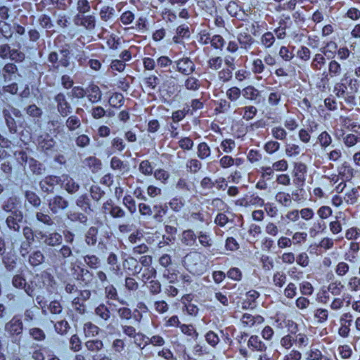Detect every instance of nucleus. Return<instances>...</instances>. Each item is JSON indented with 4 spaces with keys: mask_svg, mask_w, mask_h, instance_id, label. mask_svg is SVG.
<instances>
[{
    "mask_svg": "<svg viewBox=\"0 0 360 360\" xmlns=\"http://www.w3.org/2000/svg\"><path fill=\"white\" fill-rule=\"evenodd\" d=\"M197 154L199 158L204 160L210 155L211 150L205 142L200 143L197 147Z\"/></svg>",
    "mask_w": 360,
    "mask_h": 360,
    "instance_id": "obj_39",
    "label": "nucleus"
},
{
    "mask_svg": "<svg viewBox=\"0 0 360 360\" xmlns=\"http://www.w3.org/2000/svg\"><path fill=\"white\" fill-rule=\"evenodd\" d=\"M226 94L229 100L236 101L240 98L242 94V91L236 86H233L226 91Z\"/></svg>",
    "mask_w": 360,
    "mask_h": 360,
    "instance_id": "obj_57",
    "label": "nucleus"
},
{
    "mask_svg": "<svg viewBox=\"0 0 360 360\" xmlns=\"http://www.w3.org/2000/svg\"><path fill=\"white\" fill-rule=\"evenodd\" d=\"M210 44L214 49L221 51L225 44V40L221 35L214 34L212 37Z\"/></svg>",
    "mask_w": 360,
    "mask_h": 360,
    "instance_id": "obj_53",
    "label": "nucleus"
},
{
    "mask_svg": "<svg viewBox=\"0 0 360 360\" xmlns=\"http://www.w3.org/2000/svg\"><path fill=\"white\" fill-rule=\"evenodd\" d=\"M53 100L56 104V110L61 117H66L72 113V108L63 92L56 94Z\"/></svg>",
    "mask_w": 360,
    "mask_h": 360,
    "instance_id": "obj_5",
    "label": "nucleus"
},
{
    "mask_svg": "<svg viewBox=\"0 0 360 360\" xmlns=\"http://www.w3.org/2000/svg\"><path fill=\"white\" fill-rule=\"evenodd\" d=\"M155 214L153 219L158 222H162L163 221V216L167 213L168 206L167 204H159L155 205L153 207Z\"/></svg>",
    "mask_w": 360,
    "mask_h": 360,
    "instance_id": "obj_28",
    "label": "nucleus"
},
{
    "mask_svg": "<svg viewBox=\"0 0 360 360\" xmlns=\"http://www.w3.org/2000/svg\"><path fill=\"white\" fill-rule=\"evenodd\" d=\"M39 277L43 283V286L46 288L48 291H51V290L54 288L56 281L53 276H52L50 273L46 271H42Z\"/></svg>",
    "mask_w": 360,
    "mask_h": 360,
    "instance_id": "obj_22",
    "label": "nucleus"
},
{
    "mask_svg": "<svg viewBox=\"0 0 360 360\" xmlns=\"http://www.w3.org/2000/svg\"><path fill=\"white\" fill-rule=\"evenodd\" d=\"M328 71L331 77L340 75L341 73L340 64L336 60H331L328 65Z\"/></svg>",
    "mask_w": 360,
    "mask_h": 360,
    "instance_id": "obj_54",
    "label": "nucleus"
},
{
    "mask_svg": "<svg viewBox=\"0 0 360 360\" xmlns=\"http://www.w3.org/2000/svg\"><path fill=\"white\" fill-rule=\"evenodd\" d=\"M89 192L91 198L96 202L99 201L105 195V191H103L98 185H92L90 188Z\"/></svg>",
    "mask_w": 360,
    "mask_h": 360,
    "instance_id": "obj_46",
    "label": "nucleus"
},
{
    "mask_svg": "<svg viewBox=\"0 0 360 360\" xmlns=\"http://www.w3.org/2000/svg\"><path fill=\"white\" fill-rule=\"evenodd\" d=\"M76 205L79 207L85 214H91L94 212V209L91 204V200L87 194H83L79 196L76 201Z\"/></svg>",
    "mask_w": 360,
    "mask_h": 360,
    "instance_id": "obj_11",
    "label": "nucleus"
},
{
    "mask_svg": "<svg viewBox=\"0 0 360 360\" xmlns=\"http://www.w3.org/2000/svg\"><path fill=\"white\" fill-rule=\"evenodd\" d=\"M218 78L223 82H229L233 77V70L228 68H224L218 72Z\"/></svg>",
    "mask_w": 360,
    "mask_h": 360,
    "instance_id": "obj_58",
    "label": "nucleus"
},
{
    "mask_svg": "<svg viewBox=\"0 0 360 360\" xmlns=\"http://www.w3.org/2000/svg\"><path fill=\"white\" fill-rule=\"evenodd\" d=\"M47 205L53 214L65 210L70 205L69 201L60 195H55L46 199Z\"/></svg>",
    "mask_w": 360,
    "mask_h": 360,
    "instance_id": "obj_3",
    "label": "nucleus"
},
{
    "mask_svg": "<svg viewBox=\"0 0 360 360\" xmlns=\"http://www.w3.org/2000/svg\"><path fill=\"white\" fill-rule=\"evenodd\" d=\"M85 264L92 269H97L101 266V259L95 255L86 254L83 257Z\"/></svg>",
    "mask_w": 360,
    "mask_h": 360,
    "instance_id": "obj_26",
    "label": "nucleus"
},
{
    "mask_svg": "<svg viewBox=\"0 0 360 360\" xmlns=\"http://www.w3.org/2000/svg\"><path fill=\"white\" fill-rule=\"evenodd\" d=\"M36 219L38 221L48 226H52L54 224L53 219L48 213L37 212L36 213Z\"/></svg>",
    "mask_w": 360,
    "mask_h": 360,
    "instance_id": "obj_41",
    "label": "nucleus"
},
{
    "mask_svg": "<svg viewBox=\"0 0 360 360\" xmlns=\"http://www.w3.org/2000/svg\"><path fill=\"white\" fill-rule=\"evenodd\" d=\"M78 268H79V272L77 274L76 279L80 281L84 286H89L94 279L93 272L84 267L78 266Z\"/></svg>",
    "mask_w": 360,
    "mask_h": 360,
    "instance_id": "obj_16",
    "label": "nucleus"
},
{
    "mask_svg": "<svg viewBox=\"0 0 360 360\" xmlns=\"http://www.w3.org/2000/svg\"><path fill=\"white\" fill-rule=\"evenodd\" d=\"M126 147V143L120 137H115L111 141V148L122 152Z\"/></svg>",
    "mask_w": 360,
    "mask_h": 360,
    "instance_id": "obj_64",
    "label": "nucleus"
},
{
    "mask_svg": "<svg viewBox=\"0 0 360 360\" xmlns=\"http://www.w3.org/2000/svg\"><path fill=\"white\" fill-rule=\"evenodd\" d=\"M197 236L192 229H187L182 232L181 243L186 246H193L195 244Z\"/></svg>",
    "mask_w": 360,
    "mask_h": 360,
    "instance_id": "obj_21",
    "label": "nucleus"
},
{
    "mask_svg": "<svg viewBox=\"0 0 360 360\" xmlns=\"http://www.w3.org/2000/svg\"><path fill=\"white\" fill-rule=\"evenodd\" d=\"M60 181V178L57 176H47L40 181L39 187L42 192L46 193H53L54 192L55 186L58 185Z\"/></svg>",
    "mask_w": 360,
    "mask_h": 360,
    "instance_id": "obj_9",
    "label": "nucleus"
},
{
    "mask_svg": "<svg viewBox=\"0 0 360 360\" xmlns=\"http://www.w3.org/2000/svg\"><path fill=\"white\" fill-rule=\"evenodd\" d=\"M72 255V250L68 245H63L59 250H51L48 255L53 263H58L63 260L64 264L66 263V259Z\"/></svg>",
    "mask_w": 360,
    "mask_h": 360,
    "instance_id": "obj_4",
    "label": "nucleus"
},
{
    "mask_svg": "<svg viewBox=\"0 0 360 360\" xmlns=\"http://www.w3.org/2000/svg\"><path fill=\"white\" fill-rule=\"evenodd\" d=\"M19 200L16 197H11L8 198L2 205V210L11 214L15 210H18Z\"/></svg>",
    "mask_w": 360,
    "mask_h": 360,
    "instance_id": "obj_29",
    "label": "nucleus"
},
{
    "mask_svg": "<svg viewBox=\"0 0 360 360\" xmlns=\"http://www.w3.org/2000/svg\"><path fill=\"white\" fill-rule=\"evenodd\" d=\"M17 72V66L14 63H8L2 68L1 75L5 82H10L15 78Z\"/></svg>",
    "mask_w": 360,
    "mask_h": 360,
    "instance_id": "obj_14",
    "label": "nucleus"
},
{
    "mask_svg": "<svg viewBox=\"0 0 360 360\" xmlns=\"http://www.w3.org/2000/svg\"><path fill=\"white\" fill-rule=\"evenodd\" d=\"M102 95L100 88L96 84L89 86L86 90V97L91 103L101 101Z\"/></svg>",
    "mask_w": 360,
    "mask_h": 360,
    "instance_id": "obj_18",
    "label": "nucleus"
},
{
    "mask_svg": "<svg viewBox=\"0 0 360 360\" xmlns=\"http://www.w3.org/2000/svg\"><path fill=\"white\" fill-rule=\"evenodd\" d=\"M70 348L73 352H79L82 349V342L77 334L71 336L70 339Z\"/></svg>",
    "mask_w": 360,
    "mask_h": 360,
    "instance_id": "obj_59",
    "label": "nucleus"
},
{
    "mask_svg": "<svg viewBox=\"0 0 360 360\" xmlns=\"http://www.w3.org/2000/svg\"><path fill=\"white\" fill-rule=\"evenodd\" d=\"M30 336L35 341L42 342L46 338L45 332L40 328L33 327L29 329Z\"/></svg>",
    "mask_w": 360,
    "mask_h": 360,
    "instance_id": "obj_33",
    "label": "nucleus"
},
{
    "mask_svg": "<svg viewBox=\"0 0 360 360\" xmlns=\"http://www.w3.org/2000/svg\"><path fill=\"white\" fill-rule=\"evenodd\" d=\"M276 200L278 202L287 207L291 204V198L289 193L279 192L276 195Z\"/></svg>",
    "mask_w": 360,
    "mask_h": 360,
    "instance_id": "obj_55",
    "label": "nucleus"
},
{
    "mask_svg": "<svg viewBox=\"0 0 360 360\" xmlns=\"http://www.w3.org/2000/svg\"><path fill=\"white\" fill-rule=\"evenodd\" d=\"M95 314L104 321H108L110 319L111 316L109 308L103 303L100 304L95 309Z\"/></svg>",
    "mask_w": 360,
    "mask_h": 360,
    "instance_id": "obj_31",
    "label": "nucleus"
},
{
    "mask_svg": "<svg viewBox=\"0 0 360 360\" xmlns=\"http://www.w3.org/2000/svg\"><path fill=\"white\" fill-rule=\"evenodd\" d=\"M326 63V59L322 53H316L311 63V67L314 70H320Z\"/></svg>",
    "mask_w": 360,
    "mask_h": 360,
    "instance_id": "obj_40",
    "label": "nucleus"
},
{
    "mask_svg": "<svg viewBox=\"0 0 360 360\" xmlns=\"http://www.w3.org/2000/svg\"><path fill=\"white\" fill-rule=\"evenodd\" d=\"M28 166L32 172L36 175H40L44 170L43 165L37 160L30 158L28 162Z\"/></svg>",
    "mask_w": 360,
    "mask_h": 360,
    "instance_id": "obj_45",
    "label": "nucleus"
},
{
    "mask_svg": "<svg viewBox=\"0 0 360 360\" xmlns=\"http://www.w3.org/2000/svg\"><path fill=\"white\" fill-rule=\"evenodd\" d=\"M123 204L127 208L129 212L133 214L136 212V205L134 199L129 195L123 198Z\"/></svg>",
    "mask_w": 360,
    "mask_h": 360,
    "instance_id": "obj_49",
    "label": "nucleus"
},
{
    "mask_svg": "<svg viewBox=\"0 0 360 360\" xmlns=\"http://www.w3.org/2000/svg\"><path fill=\"white\" fill-rule=\"evenodd\" d=\"M334 92L337 97H340L349 92L347 74L343 76L340 82L335 85Z\"/></svg>",
    "mask_w": 360,
    "mask_h": 360,
    "instance_id": "obj_25",
    "label": "nucleus"
},
{
    "mask_svg": "<svg viewBox=\"0 0 360 360\" xmlns=\"http://www.w3.org/2000/svg\"><path fill=\"white\" fill-rule=\"evenodd\" d=\"M115 8L108 6H103L99 12L101 19L105 22L110 20L115 15Z\"/></svg>",
    "mask_w": 360,
    "mask_h": 360,
    "instance_id": "obj_35",
    "label": "nucleus"
},
{
    "mask_svg": "<svg viewBox=\"0 0 360 360\" xmlns=\"http://www.w3.org/2000/svg\"><path fill=\"white\" fill-rule=\"evenodd\" d=\"M207 67L212 70H219L223 63V58L221 56H215L210 58L207 62Z\"/></svg>",
    "mask_w": 360,
    "mask_h": 360,
    "instance_id": "obj_47",
    "label": "nucleus"
},
{
    "mask_svg": "<svg viewBox=\"0 0 360 360\" xmlns=\"http://www.w3.org/2000/svg\"><path fill=\"white\" fill-rule=\"evenodd\" d=\"M359 196L358 188H354L345 195L344 200L348 205H354L356 202Z\"/></svg>",
    "mask_w": 360,
    "mask_h": 360,
    "instance_id": "obj_42",
    "label": "nucleus"
},
{
    "mask_svg": "<svg viewBox=\"0 0 360 360\" xmlns=\"http://www.w3.org/2000/svg\"><path fill=\"white\" fill-rule=\"evenodd\" d=\"M65 126L70 131H72L80 127L81 121L77 116L71 115L66 120Z\"/></svg>",
    "mask_w": 360,
    "mask_h": 360,
    "instance_id": "obj_38",
    "label": "nucleus"
},
{
    "mask_svg": "<svg viewBox=\"0 0 360 360\" xmlns=\"http://www.w3.org/2000/svg\"><path fill=\"white\" fill-rule=\"evenodd\" d=\"M85 346L89 351L98 352L103 347V343L101 340H90L85 342Z\"/></svg>",
    "mask_w": 360,
    "mask_h": 360,
    "instance_id": "obj_36",
    "label": "nucleus"
},
{
    "mask_svg": "<svg viewBox=\"0 0 360 360\" xmlns=\"http://www.w3.org/2000/svg\"><path fill=\"white\" fill-rule=\"evenodd\" d=\"M83 162L93 173L97 172L101 169V162L95 157L86 158Z\"/></svg>",
    "mask_w": 360,
    "mask_h": 360,
    "instance_id": "obj_34",
    "label": "nucleus"
},
{
    "mask_svg": "<svg viewBox=\"0 0 360 360\" xmlns=\"http://www.w3.org/2000/svg\"><path fill=\"white\" fill-rule=\"evenodd\" d=\"M105 294L108 299L118 301L122 305H127V302L124 300L120 299L117 289L111 284L105 288Z\"/></svg>",
    "mask_w": 360,
    "mask_h": 360,
    "instance_id": "obj_27",
    "label": "nucleus"
},
{
    "mask_svg": "<svg viewBox=\"0 0 360 360\" xmlns=\"http://www.w3.org/2000/svg\"><path fill=\"white\" fill-rule=\"evenodd\" d=\"M25 198L26 200L35 208H38L41 204V198L34 191H26L25 192Z\"/></svg>",
    "mask_w": 360,
    "mask_h": 360,
    "instance_id": "obj_32",
    "label": "nucleus"
},
{
    "mask_svg": "<svg viewBox=\"0 0 360 360\" xmlns=\"http://www.w3.org/2000/svg\"><path fill=\"white\" fill-rule=\"evenodd\" d=\"M248 348L253 352H266L267 347L257 335H251L248 340Z\"/></svg>",
    "mask_w": 360,
    "mask_h": 360,
    "instance_id": "obj_10",
    "label": "nucleus"
},
{
    "mask_svg": "<svg viewBox=\"0 0 360 360\" xmlns=\"http://www.w3.org/2000/svg\"><path fill=\"white\" fill-rule=\"evenodd\" d=\"M23 214L20 210H15L6 219L7 227L13 231L20 232V223L22 221Z\"/></svg>",
    "mask_w": 360,
    "mask_h": 360,
    "instance_id": "obj_8",
    "label": "nucleus"
},
{
    "mask_svg": "<svg viewBox=\"0 0 360 360\" xmlns=\"http://www.w3.org/2000/svg\"><path fill=\"white\" fill-rule=\"evenodd\" d=\"M49 311L51 314L59 315L63 311L62 304L56 300L51 301L46 307V311Z\"/></svg>",
    "mask_w": 360,
    "mask_h": 360,
    "instance_id": "obj_37",
    "label": "nucleus"
},
{
    "mask_svg": "<svg viewBox=\"0 0 360 360\" xmlns=\"http://www.w3.org/2000/svg\"><path fill=\"white\" fill-rule=\"evenodd\" d=\"M345 144L351 147L354 146L357 142H360V134L358 135H355L353 134H349L346 135L343 139Z\"/></svg>",
    "mask_w": 360,
    "mask_h": 360,
    "instance_id": "obj_62",
    "label": "nucleus"
},
{
    "mask_svg": "<svg viewBox=\"0 0 360 360\" xmlns=\"http://www.w3.org/2000/svg\"><path fill=\"white\" fill-rule=\"evenodd\" d=\"M2 263L6 269L8 271H13L17 264V257L11 253H6L2 255Z\"/></svg>",
    "mask_w": 360,
    "mask_h": 360,
    "instance_id": "obj_23",
    "label": "nucleus"
},
{
    "mask_svg": "<svg viewBox=\"0 0 360 360\" xmlns=\"http://www.w3.org/2000/svg\"><path fill=\"white\" fill-rule=\"evenodd\" d=\"M176 70L184 75L189 76L195 70L194 62L188 57H184L174 62Z\"/></svg>",
    "mask_w": 360,
    "mask_h": 360,
    "instance_id": "obj_7",
    "label": "nucleus"
},
{
    "mask_svg": "<svg viewBox=\"0 0 360 360\" xmlns=\"http://www.w3.org/2000/svg\"><path fill=\"white\" fill-rule=\"evenodd\" d=\"M117 315L121 321H128L132 318V311L127 307H121L116 309Z\"/></svg>",
    "mask_w": 360,
    "mask_h": 360,
    "instance_id": "obj_44",
    "label": "nucleus"
},
{
    "mask_svg": "<svg viewBox=\"0 0 360 360\" xmlns=\"http://www.w3.org/2000/svg\"><path fill=\"white\" fill-rule=\"evenodd\" d=\"M72 305L75 310L80 314H84L86 312V307L84 302L79 297H75L72 302Z\"/></svg>",
    "mask_w": 360,
    "mask_h": 360,
    "instance_id": "obj_60",
    "label": "nucleus"
},
{
    "mask_svg": "<svg viewBox=\"0 0 360 360\" xmlns=\"http://www.w3.org/2000/svg\"><path fill=\"white\" fill-rule=\"evenodd\" d=\"M91 10L90 3L88 0H79L77 3V14H85Z\"/></svg>",
    "mask_w": 360,
    "mask_h": 360,
    "instance_id": "obj_56",
    "label": "nucleus"
},
{
    "mask_svg": "<svg viewBox=\"0 0 360 360\" xmlns=\"http://www.w3.org/2000/svg\"><path fill=\"white\" fill-rule=\"evenodd\" d=\"M110 104L114 108H119L124 104V96L120 93H115L109 98Z\"/></svg>",
    "mask_w": 360,
    "mask_h": 360,
    "instance_id": "obj_51",
    "label": "nucleus"
},
{
    "mask_svg": "<svg viewBox=\"0 0 360 360\" xmlns=\"http://www.w3.org/2000/svg\"><path fill=\"white\" fill-rule=\"evenodd\" d=\"M205 338L206 342L212 347H215L219 342V338L218 335L212 330L208 331Z\"/></svg>",
    "mask_w": 360,
    "mask_h": 360,
    "instance_id": "obj_52",
    "label": "nucleus"
},
{
    "mask_svg": "<svg viewBox=\"0 0 360 360\" xmlns=\"http://www.w3.org/2000/svg\"><path fill=\"white\" fill-rule=\"evenodd\" d=\"M22 330L23 323L21 319L15 316L5 325V331L14 339L12 341L15 343L20 342Z\"/></svg>",
    "mask_w": 360,
    "mask_h": 360,
    "instance_id": "obj_2",
    "label": "nucleus"
},
{
    "mask_svg": "<svg viewBox=\"0 0 360 360\" xmlns=\"http://www.w3.org/2000/svg\"><path fill=\"white\" fill-rule=\"evenodd\" d=\"M56 333L60 335H66L71 327L65 319H63L56 322L53 325Z\"/></svg>",
    "mask_w": 360,
    "mask_h": 360,
    "instance_id": "obj_30",
    "label": "nucleus"
},
{
    "mask_svg": "<svg viewBox=\"0 0 360 360\" xmlns=\"http://www.w3.org/2000/svg\"><path fill=\"white\" fill-rule=\"evenodd\" d=\"M54 145L55 141L48 135L39 143V147L44 150H51Z\"/></svg>",
    "mask_w": 360,
    "mask_h": 360,
    "instance_id": "obj_63",
    "label": "nucleus"
},
{
    "mask_svg": "<svg viewBox=\"0 0 360 360\" xmlns=\"http://www.w3.org/2000/svg\"><path fill=\"white\" fill-rule=\"evenodd\" d=\"M3 116L9 132L13 134H15L18 131V125L15 117L22 118L21 111L13 106L9 105L8 108L3 110Z\"/></svg>",
    "mask_w": 360,
    "mask_h": 360,
    "instance_id": "obj_1",
    "label": "nucleus"
},
{
    "mask_svg": "<svg viewBox=\"0 0 360 360\" xmlns=\"http://www.w3.org/2000/svg\"><path fill=\"white\" fill-rule=\"evenodd\" d=\"M318 141L322 148H327L332 143L330 135L326 131L321 132L318 136Z\"/></svg>",
    "mask_w": 360,
    "mask_h": 360,
    "instance_id": "obj_50",
    "label": "nucleus"
},
{
    "mask_svg": "<svg viewBox=\"0 0 360 360\" xmlns=\"http://www.w3.org/2000/svg\"><path fill=\"white\" fill-rule=\"evenodd\" d=\"M238 40L241 44L242 47H244L245 49L250 47L254 41L253 38L248 34H239L238 37Z\"/></svg>",
    "mask_w": 360,
    "mask_h": 360,
    "instance_id": "obj_61",
    "label": "nucleus"
},
{
    "mask_svg": "<svg viewBox=\"0 0 360 360\" xmlns=\"http://www.w3.org/2000/svg\"><path fill=\"white\" fill-rule=\"evenodd\" d=\"M88 214H85L84 212H77V211H69L67 213V219L73 223H79L84 226L87 225L88 222Z\"/></svg>",
    "mask_w": 360,
    "mask_h": 360,
    "instance_id": "obj_17",
    "label": "nucleus"
},
{
    "mask_svg": "<svg viewBox=\"0 0 360 360\" xmlns=\"http://www.w3.org/2000/svg\"><path fill=\"white\" fill-rule=\"evenodd\" d=\"M198 238L200 245L205 248H210L212 245V240L210 236L203 231H200L198 235Z\"/></svg>",
    "mask_w": 360,
    "mask_h": 360,
    "instance_id": "obj_48",
    "label": "nucleus"
},
{
    "mask_svg": "<svg viewBox=\"0 0 360 360\" xmlns=\"http://www.w3.org/2000/svg\"><path fill=\"white\" fill-rule=\"evenodd\" d=\"M63 242V237L58 232H51L48 233L47 236L46 237L45 240L44 241V244L47 246L55 247L60 245Z\"/></svg>",
    "mask_w": 360,
    "mask_h": 360,
    "instance_id": "obj_20",
    "label": "nucleus"
},
{
    "mask_svg": "<svg viewBox=\"0 0 360 360\" xmlns=\"http://www.w3.org/2000/svg\"><path fill=\"white\" fill-rule=\"evenodd\" d=\"M184 86L187 90L197 91L200 86V81L194 77H188L184 82Z\"/></svg>",
    "mask_w": 360,
    "mask_h": 360,
    "instance_id": "obj_43",
    "label": "nucleus"
},
{
    "mask_svg": "<svg viewBox=\"0 0 360 360\" xmlns=\"http://www.w3.org/2000/svg\"><path fill=\"white\" fill-rule=\"evenodd\" d=\"M60 181H62L63 186L69 194L76 193L80 188L79 184L68 175L62 176Z\"/></svg>",
    "mask_w": 360,
    "mask_h": 360,
    "instance_id": "obj_12",
    "label": "nucleus"
},
{
    "mask_svg": "<svg viewBox=\"0 0 360 360\" xmlns=\"http://www.w3.org/2000/svg\"><path fill=\"white\" fill-rule=\"evenodd\" d=\"M98 230L96 226L89 228L84 236V241L88 246H94L97 243Z\"/></svg>",
    "mask_w": 360,
    "mask_h": 360,
    "instance_id": "obj_24",
    "label": "nucleus"
},
{
    "mask_svg": "<svg viewBox=\"0 0 360 360\" xmlns=\"http://www.w3.org/2000/svg\"><path fill=\"white\" fill-rule=\"evenodd\" d=\"M242 95L245 98L253 101L256 104L259 103L262 100L260 91L253 86L244 88L242 90Z\"/></svg>",
    "mask_w": 360,
    "mask_h": 360,
    "instance_id": "obj_13",
    "label": "nucleus"
},
{
    "mask_svg": "<svg viewBox=\"0 0 360 360\" xmlns=\"http://www.w3.org/2000/svg\"><path fill=\"white\" fill-rule=\"evenodd\" d=\"M27 115L31 117L35 123L40 122L43 115V110L35 104H30L24 108Z\"/></svg>",
    "mask_w": 360,
    "mask_h": 360,
    "instance_id": "obj_15",
    "label": "nucleus"
},
{
    "mask_svg": "<svg viewBox=\"0 0 360 360\" xmlns=\"http://www.w3.org/2000/svg\"><path fill=\"white\" fill-rule=\"evenodd\" d=\"M45 261V256L43 252L39 250L33 251L30 255L28 258V263L32 267H36L41 264H43Z\"/></svg>",
    "mask_w": 360,
    "mask_h": 360,
    "instance_id": "obj_19",
    "label": "nucleus"
},
{
    "mask_svg": "<svg viewBox=\"0 0 360 360\" xmlns=\"http://www.w3.org/2000/svg\"><path fill=\"white\" fill-rule=\"evenodd\" d=\"M73 22L76 26H80L86 30L91 31L95 29L96 18L93 14H76L73 18Z\"/></svg>",
    "mask_w": 360,
    "mask_h": 360,
    "instance_id": "obj_6",
    "label": "nucleus"
}]
</instances>
